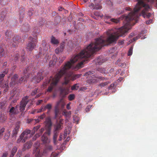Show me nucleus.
I'll use <instances>...</instances> for the list:
<instances>
[{
  "mask_svg": "<svg viewBox=\"0 0 157 157\" xmlns=\"http://www.w3.org/2000/svg\"><path fill=\"white\" fill-rule=\"evenodd\" d=\"M94 44L91 42L86 48L81 51L79 54L75 56H72L70 61H68L61 69L57 73L54 78L51 77V79L48 81L44 82L42 85L43 88L45 87L52 80L50 86L48 87L47 91L51 92L54 86H55L59 82L60 78L66 73L67 70L71 67L73 63L77 61H80L74 68V70L76 71L83 67L84 62L89 60V58L93 56V54L97 51V49H94Z\"/></svg>",
  "mask_w": 157,
  "mask_h": 157,
  "instance_id": "1",
  "label": "nucleus"
},
{
  "mask_svg": "<svg viewBox=\"0 0 157 157\" xmlns=\"http://www.w3.org/2000/svg\"><path fill=\"white\" fill-rule=\"evenodd\" d=\"M45 129L47 132H45L41 137L42 141L44 144H46L49 142L50 140L46 136V134L50 135V134L52 123L51 118L49 117H47L46 118L45 121Z\"/></svg>",
  "mask_w": 157,
  "mask_h": 157,
  "instance_id": "2",
  "label": "nucleus"
},
{
  "mask_svg": "<svg viewBox=\"0 0 157 157\" xmlns=\"http://www.w3.org/2000/svg\"><path fill=\"white\" fill-rule=\"evenodd\" d=\"M94 73V71H90L86 72L84 74V76H88L90 75V77L92 78V79L89 81V82L90 83H96L102 80H106V78L101 76H98L97 74L93 75Z\"/></svg>",
  "mask_w": 157,
  "mask_h": 157,
  "instance_id": "3",
  "label": "nucleus"
},
{
  "mask_svg": "<svg viewBox=\"0 0 157 157\" xmlns=\"http://www.w3.org/2000/svg\"><path fill=\"white\" fill-rule=\"evenodd\" d=\"M29 41L27 45V48L29 51H31L36 46L37 43L36 39L30 37L29 38Z\"/></svg>",
  "mask_w": 157,
  "mask_h": 157,
  "instance_id": "4",
  "label": "nucleus"
},
{
  "mask_svg": "<svg viewBox=\"0 0 157 157\" xmlns=\"http://www.w3.org/2000/svg\"><path fill=\"white\" fill-rule=\"evenodd\" d=\"M29 96H26L22 98L20 102L19 110L20 111L23 112L25 110V106L29 101Z\"/></svg>",
  "mask_w": 157,
  "mask_h": 157,
  "instance_id": "5",
  "label": "nucleus"
},
{
  "mask_svg": "<svg viewBox=\"0 0 157 157\" xmlns=\"http://www.w3.org/2000/svg\"><path fill=\"white\" fill-rule=\"evenodd\" d=\"M24 78L22 77L18 80L17 75H14L11 78V82L10 83V86L11 87H13L15 84L20 83L23 80Z\"/></svg>",
  "mask_w": 157,
  "mask_h": 157,
  "instance_id": "6",
  "label": "nucleus"
},
{
  "mask_svg": "<svg viewBox=\"0 0 157 157\" xmlns=\"http://www.w3.org/2000/svg\"><path fill=\"white\" fill-rule=\"evenodd\" d=\"M21 37L17 35L13 37L10 41V45L13 47L17 46L18 43L21 42Z\"/></svg>",
  "mask_w": 157,
  "mask_h": 157,
  "instance_id": "7",
  "label": "nucleus"
},
{
  "mask_svg": "<svg viewBox=\"0 0 157 157\" xmlns=\"http://www.w3.org/2000/svg\"><path fill=\"white\" fill-rule=\"evenodd\" d=\"M40 146V143L36 142L34 144V149L33 151V153L35 154V157H41V154L40 152L39 147Z\"/></svg>",
  "mask_w": 157,
  "mask_h": 157,
  "instance_id": "8",
  "label": "nucleus"
},
{
  "mask_svg": "<svg viewBox=\"0 0 157 157\" xmlns=\"http://www.w3.org/2000/svg\"><path fill=\"white\" fill-rule=\"evenodd\" d=\"M17 107L16 106L15 107H12L11 104H10L9 106V108H10L9 112V115L10 116H14L17 114L16 109Z\"/></svg>",
  "mask_w": 157,
  "mask_h": 157,
  "instance_id": "9",
  "label": "nucleus"
},
{
  "mask_svg": "<svg viewBox=\"0 0 157 157\" xmlns=\"http://www.w3.org/2000/svg\"><path fill=\"white\" fill-rule=\"evenodd\" d=\"M19 124V122L17 124L15 128L12 131V136L15 138L17 137V135L19 131V129L20 127Z\"/></svg>",
  "mask_w": 157,
  "mask_h": 157,
  "instance_id": "10",
  "label": "nucleus"
},
{
  "mask_svg": "<svg viewBox=\"0 0 157 157\" xmlns=\"http://www.w3.org/2000/svg\"><path fill=\"white\" fill-rule=\"evenodd\" d=\"M43 78L41 72H38L36 77L33 78V80L37 83L39 82Z\"/></svg>",
  "mask_w": 157,
  "mask_h": 157,
  "instance_id": "11",
  "label": "nucleus"
},
{
  "mask_svg": "<svg viewBox=\"0 0 157 157\" xmlns=\"http://www.w3.org/2000/svg\"><path fill=\"white\" fill-rule=\"evenodd\" d=\"M69 74V77L70 78V79H71L72 81H74L77 78H80L81 76V74L73 75L71 73Z\"/></svg>",
  "mask_w": 157,
  "mask_h": 157,
  "instance_id": "12",
  "label": "nucleus"
},
{
  "mask_svg": "<svg viewBox=\"0 0 157 157\" xmlns=\"http://www.w3.org/2000/svg\"><path fill=\"white\" fill-rule=\"evenodd\" d=\"M31 130L27 129L25 130L21 134L23 136V137L26 140L28 138V135L30 134L31 133Z\"/></svg>",
  "mask_w": 157,
  "mask_h": 157,
  "instance_id": "13",
  "label": "nucleus"
},
{
  "mask_svg": "<svg viewBox=\"0 0 157 157\" xmlns=\"http://www.w3.org/2000/svg\"><path fill=\"white\" fill-rule=\"evenodd\" d=\"M60 102H58L55 107L54 112L55 114V118H56L59 112V103Z\"/></svg>",
  "mask_w": 157,
  "mask_h": 157,
  "instance_id": "14",
  "label": "nucleus"
},
{
  "mask_svg": "<svg viewBox=\"0 0 157 157\" xmlns=\"http://www.w3.org/2000/svg\"><path fill=\"white\" fill-rule=\"evenodd\" d=\"M8 72V70L6 69L5 70L3 71L0 73V80H2L3 79V78L6 75Z\"/></svg>",
  "mask_w": 157,
  "mask_h": 157,
  "instance_id": "15",
  "label": "nucleus"
},
{
  "mask_svg": "<svg viewBox=\"0 0 157 157\" xmlns=\"http://www.w3.org/2000/svg\"><path fill=\"white\" fill-rule=\"evenodd\" d=\"M105 61V59L102 58L101 57L98 58L95 61L96 64L101 65Z\"/></svg>",
  "mask_w": 157,
  "mask_h": 157,
  "instance_id": "16",
  "label": "nucleus"
},
{
  "mask_svg": "<svg viewBox=\"0 0 157 157\" xmlns=\"http://www.w3.org/2000/svg\"><path fill=\"white\" fill-rule=\"evenodd\" d=\"M32 144L31 141H29L25 143L24 145L23 149L26 150L28 149L31 147Z\"/></svg>",
  "mask_w": 157,
  "mask_h": 157,
  "instance_id": "17",
  "label": "nucleus"
},
{
  "mask_svg": "<svg viewBox=\"0 0 157 157\" xmlns=\"http://www.w3.org/2000/svg\"><path fill=\"white\" fill-rule=\"evenodd\" d=\"M51 42L53 44H57L59 43V40L53 36L51 37Z\"/></svg>",
  "mask_w": 157,
  "mask_h": 157,
  "instance_id": "18",
  "label": "nucleus"
},
{
  "mask_svg": "<svg viewBox=\"0 0 157 157\" xmlns=\"http://www.w3.org/2000/svg\"><path fill=\"white\" fill-rule=\"evenodd\" d=\"M26 140V139H25L23 137V136L21 134L19 138L18 139L17 142V143H19L20 142L24 143Z\"/></svg>",
  "mask_w": 157,
  "mask_h": 157,
  "instance_id": "19",
  "label": "nucleus"
},
{
  "mask_svg": "<svg viewBox=\"0 0 157 157\" xmlns=\"http://www.w3.org/2000/svg\"><path fill=\"white\" fill-rule=\"evenodd\" d=\"M90 6L92 7L93 9L99 10L102 8L101 6L99 4H96L94 6V4L91 3Z\"/></svg>",
  "mask_w": 157,
  "mask_h": 157,
  "instance_id": "20",
  "label": "nucleus"
},
{
  "mask_svg": "<svg viewBox=\"0 0 157 157\" xmlns=\"http://www.w3.org/2000/svg\"><path fill=\"white\" fill-rule=\"evenodd\" d=\"M68 94V93L64 88L60 89V94L62 97H64Z\"/></svg>",
  "mask_w": 157,
  "mask_h": 157,
  "instance_id": "21",
  "label": "nucleus"
},
{
  "mask_svg": "<svg viewBox=\"0 0 157 157\" xmlns=\"http://www.w3.org/2000/svg\"><path fill=\"white\" fill-rule=\"evenodd\" d=\"M62 121L61 120H60L59 122L56 124L55 127L56 130L57 131L62 129Z\"/></svg>",
  "mask_w": 157,
  "mask_h": 157,
  "instance_id": "22",
  "label": "nucleus"
},
{
  "mask_svg": "<svg viewBox=\"0 0 157 157\" xmlns=\"http://www.w3.org/2000/svg\"><path fill=\"white\" fill-rule=\"evenodd\" d=\"M69 74H67L65 77V81L63 83V84L67 85L68 84L70 80H71L69 77Z\"/></svg>",
  "mask_w": 157,
  "mask_h": 157,
  "instance_id": "23",
  "label": "nucleus"
},
{
  "mask_svg": "<svg viewBox=\"0 0 157 157\" xmlns=\"http://www.w3.org/2000/svg\"><path fill=\"white\" fill-rule=\"evenodd\" d=\"M33 67V65L31 64L27 68H26L23 71V74H25L26 73H27L29 71H30L32 69Z\"/></svg>",
  "mask_w": 157,
  "mask_h": 157,
  "instance_id": "24",
  "label": "nucleus"
},
{
  "mask_svg": "<svg viewBox=\"0 0 157 157\" xmlns=\"http://www.w3.org/2000/svg\"><path fill=\"white\" fill-rule=\"evenodd\" d=\"M7 118V116L3 113L0 115V121L3 122L5 121Z\"/></svg>",
  "mask_w": 157,
  "mask_h": 157,
  "instance_id": "25",
  "label": "nucleus"
},
{
  "mask_svg": "<svg viewBox=\"0 0 157 157\" xmlns=\"http://www.w3.org/2000/svg\"><path fill=\"white\" fill-rule=\"evenodd\" d=\"M71 114V111L67 112L65 109L62 112V114L67 117H69Z\"/></svg>",
  "mask_w": 157,
  "mask_h": 157,
  "instance_id": "26",
  "label": "nucleus"
},
{
  "mask_svg": "<svg viewBox=\"0 0 157 157\" xmlns=\"http://www.w3.org/2000/svg\"><path fill=\"white\" fill-rule=\"evenodd\" d=\"M40 125H38L33 128V130L32 131L31 134L32 135L34 134L35 132H36L38 129L40 128Z\"/></svg>",
  "mask_w": 157,
  "mask_h": 157,
  "instance_id": "27",
  "label": "nucleus"
},
{
  "mask_svg": "<svg viewBox=\"0 0 157 157\" xmlns=\"http://www.w3.org/2000/svg\"><path fill=\"white\" fill-rule=\"evenodd\" d=\"M6 101L0 102V109L5 108L6 106Z\"/></svg>",
  "mask_w": 157,
  "mask_h": 157,
  "instance_id": "28",
  "label": "nucleus"
},
{
  "mask_svg": "<svg viewBox=\"0 0 157 157\" xmlns=\"http://www.w3.org/2000/svg\"><path fill=\"white\" fill-rule=\"evenodd\" d=\"M79 87L78 84H76L71 87V90H76L78 89Z\"/></svg>",
  "mask_w": 157,
  "mask_h": 157,
  "instance_id": "29",
  "label": "nucleus"
},
{
  "mask_svg": "<svg viewBox=\"0 0 157 157\" xmlns=\"http://www.w3.org/2000/svg\"><path fill=\"white\" fill-rule=\"evenodd\" d=\"M98 71L102 74H105L106 72V71L104 68H99L97 69Z\"/></svg>",
  "mask_w": 157,
  "mask_h": 157,
  "instance_id": "30",
  "label": "nucleus"
},
{
  "mask_svg": "<svg viewBox=\"0 0 157 157\" xmlns=\"http://www.w3.org/2000/svg\"><path fill=\"white\" fill-rule=\"evenodd\" d=\"M19 55L18 53L17 52L16 53L15 55L13 57V59L14 61L16 62L18 59L19 58Z\"/></svg>",
  "mask_w": 157,
  "mask_h": 157,
  "instance_id": "31",
  "label": "nucleus"
},
{
  "mask_svg": "<svg viewBox=\"0 0 157 157\" xmlns=\"http://www.w3.org/2000/svg\"><path fill=\"white\" fill-rule=\"evenodd\" d=\"M17 148L16 146L14 147L11 151V154L14 155L17 152Z\"/></svg>",
  "mask_w": 157,
  "mask_h": 157,
  "instance_id": "32",
  "label": "nucleus"
},
{
  "mask_svg": "<svg viewBox=\"0 0 157 157\" xmlns=\"http://www.w3.org/2000/svg\"><path fill=\"white\" fill-rule=\"evenodd\" d=\"M57 136H58V133L57 132H55L54 134V135L53 137L54 143L55 144H56Z\"/></svg>",
  "mask_w": 157,
  "mask_h": 157,
  "instance_id": "33",
  "label": "nucleus"
},
{
  "mask_svg": "<svg viewBox=\"0 0 157 157\" xmlns=\"http://www.w3.org/2000/svg\"><path fill=\"white\" fill-rule=\"evenodd\" d=\"M75 98V95L74 94H70L68 97V100L71 101L73 100Z\"/></svg>",
  "mask_w": 157,
  "mask_h": 157,
  "instance_id": "34",
  "label": "nucleus"
},
{
  "mask_svg": "<svg viewBox=\"0 0 157 157\" xmlns=\"http://www.w3.org/2000/svg\"><path fill=\"white\" fill-rule=\"evenodd\" d=\"M46 149L48 151H51L52 150L53 147L51 145H48L46 146Z\"/></svg>",
  "mask_w": 157,
  "mask_h": 157,
  "instance_id": "35",
  "label": "nucleus"
},
{
  "mask_svg": "<svg viewBox=\"0 0 157 157\" xmlns=\"http://www.w3.org/2000/svg\"><path fill=\"white\" fill-rule=\"evenodd\" d=\"M46 108L50 111L52 108V105L51 104L48 103L45 105Z\"/></svg>",
  "mask_w": 157,
  "mask_h": 157,
  "instance_id": "36",
  "label": "nucleus"
},
{
  "mask_svg": "<svg viewBox=\"0 0 157 157\" xmlns=\"http://www.w3.org/2000/svg\"><path fill=\"white\" fill-rule=\"evenodd\" d=\"M17 93V91L16 90H13L11 92V96L10 97V98L11 99L12 98L14 97L15 96V95Z\"/></svg>",
  "mask_w": 157,
  "mask_h": 157,
  "instance_id": "37",
  "label": "nucleus"
},
{
  "mask_svg": "<svg viewBox=\"0 0 157 157\" xmlns=\"http://www.w3.org/2000/svg\"><path fill=\"white\" fill-rule=\"evenodd\" d=\"M4 52L3 48H0V57H2L4 56Z\"/></svg>",
  "mask_w": 157,
  "mask_h": 157,
  "instance_id": "38",
  "label": "nucleus"
},
{
  "mask_svg": "<svg viewBox=\"0 0 157 157\" xmlns=\"http://www.w3.org/2000/svg\"><path fill=\"white\" fill-rule=\"evenodd\" d=\"M58 102H60V103H59V106H60L61 109H63L65 105V103L63 102H62L61 101H59Z\"/></svg>",
  "mask_w": 157,
  "mask_h": 157,
  "instance_id": "39",
  "label": "nucleus"
},
{
  "mask_svg": "<svg viewBox=\"0 0 157 157\" xmlns=\"http://www.w3.org/2000/svg\"><path fill=\"white\" fill-rule=\"evenodd\" d=\"M133 49V47L132 46L131 47L129 48L128 53V56H130L132 54Z\"/></svg>",
  "mask_w": 157,
  "mask_h": 157,
  "instance_id": "40",
  "label": "nucleus"
},
{
  "mask_svg": "<svg viewBox=\"0 0 157 157\" xmlns=\"http://www.w3.org/2000/svg\"><path fill=\"white\" fill-rule=\"evenodd\" d=\"M38 90V88H35L32 92L31 93V95L32 96H34L37 93V90Z\"/></svg>",
  "mask_w": 157,
  "mask_h": 157,
  "instance_id": "41",
  "label": "nucleus"
},
{
  "mask_svg": "<svg viewBox=\"0 0 157 157\" xmlns=\"http://www.w3.org/2000/svg\"><path fill=\"white\" fill-rule=\"evenodd\" d=\"M109 83V82H102L101 83H100L99 86H100L102 87H104L106 85H107Z\"/></svg>",
  "mask_w": 157,
  "mask_h": 157,
  "instance_id": "42",
  "label": "nucleus"
},
{
  "mask_svg": "<svg viewBox=\"0 0 157 157\" xmlns=\"http://www.w3.org/2000/svg\"><path fill=\"white\" fill-rule=\"evenodd\" d=\"M59 155V153H56L55 152H53L51 154V157H58Z\"/></svg>",
  "mask_w": 157,
  "mask_h": 157,
  "instance_id": "43",
  "label": "nucleus"
},
{
  "mask_svg": "<svg viewBox=\"0 0 157 157\" xmlns=\"http://www.w3.org/2000/svg\"><path fill=\"white\" fill-rule=\"evenodd\" d=\"M10 136V134L9 133H8L7 134H5L4 136V139L6 141H7Z\"/></svg>",
  "mask_w": 157,
  "mask_h": 157,
  "instance_id": "44",
  "label": "nucleus"
},
{
  "mask_svg": "<svg viewBox=\"0 0 157 157\" xmlns=\"http://www.w3.org/2000/svg\"><path fill=\"white\" fill-rule=\"evenodd\" d=\"M111 21L115 23H117L119 22V20L116 19L112 18L111 19Z\"/></svg>",
  "mask_w": 157,
  "mask_h": 157,
  "instance_id": "45",
  "label": "nucleus"
},
{
  "mask_svg": "<svg viewBox=\"0 0 157 157\" xmlns=\"http://www.w3.org/2000/svg\"><path fill=\"white\" fill-rule=\"evenodd\" d=\"M10 33V32H9L8 31H7L6 32L5 35L6 37H8L7 39L6 40L7 41L8 40V39H9V38H10V36H9V34Z\"/></svg>",
  "mask_w": 157,
  "mask_h": 157,
  "instance_id": "46",
  "label": "nucleus"
},
{
  "mask_svg": "<svg viewBox=\"0 0 157 157\" xmlns=\"http://www.w3.org/2000/svg\"><path fill=\"white\" fill-rule=\"evenodd\" d=\"M4 130L5 128H2L0 129V136L2 135Z\"/></svg>",
  "mask_w": 157,
  "mask_h": 157,
  "instance_id": "47",
  "label": "nucleus"
},
{
  "mask_svg": "<svg viewBox=\"0 0 157 157\" xmlns=\"http://www.w3.org/2000/svg\"><path fill=\"white\" fill-rule=\"evenodd\" d=\"M45 22V21H44V20L43 19L41 18V20L39 21V25H42Z\"/></svg>",
  "mask_w": 157,
  "mask_h": 157,
  "instance_id": "48",
  "label": "nucleus"
},
{
  "mask_svg": "<svg viewBox=\"0 0 157 157\" xmlns=\"http://www.w3.org/2000/svg\"><path fill=\"white\" fill-rule=\"evenodd\" d=\"M44 128H41V129L39 130V133H38L40 135H41V134L43 133V132L44 131Z\"/></svg>",
  "mask_w": 157,
  "mask_h": 157,
  "instance_id": "49",
  "label": "nucleus"
},
{
  "mask_svg": "<svg viewBox=\"0 0 157 157\" xmlns=\"http://www.w3.org/2000/svg\"><path fill=\"white\" fill-rule=\"evenodd\" d=\"M45 117V114L44 113L43 115L40 116L38 118L41 119H43Z\"/></svg>",
  "mask_w": 157,
  "mask_h": 157,
  "instance_id": "50",
  "label": "nucleus"
},
{
  "mask_svg": "<svg viewBox=\"0 0 157 157\" xmlns=\"http://www.w3.org/2000/svg\"><path fill=\"white\" fill-rule=\"evenodd\" d=\"M8 155V153L7 152H5L3 153L1 157H7Z\"/></svg>",
  "mask_w": 157,
  "mask_h": 157,
  "instance_id": "51",
  "label": "nucleus"
},
{
  "mask_svg": "<svg viewBox=\"0 0 157 157\" xmlns=\"http://www.w3.org/2000/svg\"><path fill=\"white\" fill-rule=\"evenodd\" d=\"M34 119H28V123H34Z\"/></svg>",
  "mask_w": 157,
  "mask_h": 157,
  "instance_id": "52",
  "label": "nucleus"
},
{
  "mask_svg": "<svg viewBox=\"0 0 157 157\" xmlns=\"http://www.w3.org/2000/svg\"><path fill=\"white\" fill-rule=\"evenodd\" d=\"M104 18L105 19H108L110 18L111 17L110 16H108L107 15H105L104 16Z\"/></svg>",
  "mask_w": 157,
  "mask_h": 157,
  "instance_id": "53",
  "label": "nucleus"
},
{
  "mask_svg": "<svg viewBox=\"0 0 157 157\" xmlns=\"http://www.w3.org/2000/svg\"><path fill=\"white\" fill-rule=\"evenodd\" d=\"M118 43L120 45H122L124 44V40H120L119 41Z\"/></svg>",
  "mask_w": 157,
  "mask_h": 157,
  "instance_id": "54",
  "label": "nucleus"
},
{
  "mask_svg": "<svg viewBox=\"0 0 157 157\" xmlns=\"http://www.w3.org/2000/svg\"><path fill=\"white\" fill-rule=\"evenodd\" d=\"M114 86V84H111L108 87V89H112Z\"/></svg>",
  "mask_w": 157,
  "mask_h": 157,
  "instance_id": "55",
  "label": "nucleus"
},
{
  "mask_svg": "<svg viewBox=\"0 0 157 157\" xmlns=\"http://www.w3.org/2000/svg\"><path fill=\"white\" fill-rule=\"evenodd\" d=\"M152 20L151 19L147 21H146V23L147 24H148L152 22Z\"/></svg>",
  "mask_w": 157,
  "mask_h": 157,
  "instance_id": "56",
  "label": "nucleus"
},
{
  "mask_svg": "<svg viewBox=\"0 0 157 157\" xmlns=\"http://www.w3.org/2000/svg\"><path fill=\"white\" fill-rule=\"evenodd\" d=\"M70 86H67L66 87L64 88L65 89V90H66V91H67V92L69 93V90L70 89Z\"/></svg>",
  "mask_w": 157,
  "mask_h": 157,
  "instance_id": "57",
  "label": "nucleus"
},
{
  "mask_svg": "<svg viewBox=\"0 0 157 157\" xmlns=\"http://www.w3.org/2000/svg\"><path fill=\"white\" fill-rule=\"evenodd\" d=\"M33 14V13L32 12V11L31 10H30L28 12V14L29 16H31Z\"/></svg>",
  "mask_w": 157,
  "mask_h": 157,
  "instance_id": "58",
  "label": "nucleus"
},
{
  "mask_svg": "<svg viewBox=\"0 0 157 157\" xmlns=\"http://www.w3.org/2000/svg\"><path fill=\"white\" fill-rule=\"evenodd\" d=\"M70 103H69L67 104V108L68 109H71V107L70 106Z\"/></svg>",
  "mask_w": 157,
  "mask_h": 157,
  "instance_id": "59",
  "label": "nucleus"
},
{
  "mask_svg": "<svg viewBox=\"0 0 157 157\" xmlns=\"http://www.w3.org/2000/svg\"><path fill=\"white\" fill-rule=\"evenodd\" d=\"M3 87H8V83H5L3 85Z\"/></svg>",
  "mask_w": 157,
  "mask_h": 157,
  "instance_id": "60",
  "label": "nucleus"
},
{
  "mask_svg": "<svg viewBox=\"0 0 157 157\" xmlns=\"http://www.w3.org/2000/svg\"><path fill=\"white\" fill-rule=\"evenodd\" d=\"M125 10H128V11H132V9L130 8V7H126L125 8Z\"/></svg>",
  "mask_w": 157,
  "mask_h": 157,
  "instance_id": "61",
  "label": "nucleus"
},
{
  "mask_svg": "<svg viewBox=\"0 0 157 157\" xmlns=\"http://www.w3.org/2000/svg\"><path fill=\"white\" fill-rule=\"evenodd\" d=\"M43 101V100H39L37 102V105H39Z\"/></svg>",
  "mask_w": 157,
  "mask_h": 157,
  "instance_id": "62",
  "label": "nucleus"
},
{
  "mask_svg": "<svg viewBox=\"0 0 157 157\" xmlns=\"http://www.w3.org/2000/svg\"><path fill=\"white\" fill-rule=\"evenodd\" d=\"M134 35V33H131L130 34L129 37L130 38H132V37H133Z\"/></svg>",
  "mask_w": 157,
  "mask_h": 157,
  "instance_id": "63",
  "label": "nucleus"
},
{
  "mask_svg": "<svg viewBox=\"0 0 157 157\" xmlns=\"http://www.w3.org/2000/svg\"><path fill=\"white\" fill-rule=\"evenodd\" d=\"M59 48H57L55 50L57 54H58L59 53Z\"/></svg>",
  "mask_w": 157,
  "mask_h": 157,
  "instance_id": "64",
  "label": "nucleus"
}]
</instances>
